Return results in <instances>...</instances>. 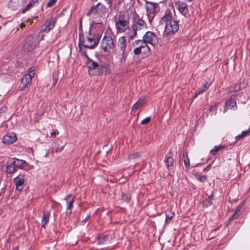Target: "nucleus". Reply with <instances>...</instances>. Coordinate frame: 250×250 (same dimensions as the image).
Wrapping results in <instances>:
<instances>
[{
  "instance_id": "58836bf2",
  "label": "nucleus",
  "mask_w": 250,
  "mask_h": 250,
  "mask_svg": "<svg viewBox=\"0 0 250 250\" xmlns=\"http://www.w3.org/2000/svg\"><path fill=\"white\" fill-rule=\"evenodd\" d=\"M26 26L25 24L24 23V22H22L21 23V24H20V27L21 28H22L23 27H25Z\"/></svg>"
},
{
  "instance_id": "393cba45",
  "label": "nucleus",
  "mask_w": 250,
  "mask_h": 250,
  "mask_svg": "<svg viewBox=\"0 0 250 250\" xmlns=\"http://www.w3.org/2000/svg\"><path fill=\"white\" fill-rule=\"evenodd\" d=\"M165 162L167 167H172L173 166L174 160L172 157L170 156H166Z\"/></svg>"
},
{
  "instance_id": "7ed1b4c3",
  "label": "nucleus",
  "mask_w": 250,
  "mask_h": 250,
  "mask_svg": "<svg viewBox=\"0 0 250 250\" xmlns=\"http://www.w3.org/2000/svg\"><path fill=\"white\" fill-rule=\"evenodd\" d=\"M147 30V25L146 22L141 19H138L134 21L132 25V31L128 33V37L130 39H133L137 34H142Z\"/></svg>"
},
{
  "instance_id": "9b49d317",
  "label": "nucleus",
  "mask_w": 250,
  "mask_h": 250,
  "mask_svg": "<svg viewBox=\"0 0 250 250\" xmlns=\"http://www.w3.org/2000/svg\"><path fill=\"white\" fill-rule=\"evenodd\" d=\"M24 175L20 174L14 179V183L16 186V189L19 191H22L23 188L24 183Z\"/></svg>"
},
{
  "instance_id": "37998d69",
  "label": "nucleus",
  "mask_w": 250,
  "mask_h": 250,
  "mask_svg": "<svg viewBox=\"0 0 250 250\" xmlns=\"http://www.w3.org/2000/svg\"><path fill=\"white\" fill-rule=\"evenodd\" d=\"M216 107L215 106H211L209 108V111H212L213 110L214 108H215Z\"/></svg>"
},
{
  "instance_id": "2f4dec72",
  "label": "nucleus",
  "mask_w": 250,
  "mask_h": 250,
  "mask_svg": "<svg viewBox=\"0 0 250 250\" xmlns=\"http://www.w3.org/2000/svg\"><path fill=\"white\" fill-rule=\"evenodd\" d=\"M207 89L206 87H202L201 89H200L195 94L194 98H196L198 95L201 93H203Z\"/></svg>"
},
{
  "instance_id": "7c9ffc66",
  "label": "nucleus",
  "mask_w": 250,
  "mask_h": 250,
  "mask_svg": "<svg viewBox=\"0 0 250 250\" xmlns=\"http://www.w3.org/2000/svg\"><path fill=\"white\" fill-rule=\"evenodd\" d=\"M57 0H49V1L46 3V6L47 7H50L53 6L56 2Z\"/></svg>"
},
{
  "instance_id": "6e6552de",
  "label": "nucleus",
  "mask_w": 250,
  "mask_h": 250,
  "mask_svg": "<svg viewBox=\"0 0 250 250\" xmlns=\"http://www.w3.org/2000/svg\"><path fill=\"white\" fill-rule=\"evenodd\" d=\"M143 39L147 43L151 44L153 46L156 45L159 42V38L157 36L152 32H146L144 35Z\"/></svg>"
},
{
  "instance_id": "473e14b6",
  "label": "nucleus",
  "mask_w": 250,
  "mask_h": 250,
  "mask_svg": "<svg viewBox=\"0 0 250 250\" xmlns=\"http://www.w3.org/2000/svg\"><path fill=\"white\" fill-rule=\"evenodd\" d=\"M150 117H146L142 121L141 124L142 125L146 124L150 121Z\"/></svg>"
},
{
  "instance_id": "c85d7f7f",
  "label": "nucleus",
  "mask_w": 250,
  "mask_h": 250,
  "mask_svg": "<svg viewBox=\"0 0 250 250\" xmlns=\"http://www.w3.org/2000/svg\"><path fill=\"white\" fill-rule=\"evenodd\" d=\"M140 156L139 153H135L131 154H130L128 156V158L129 160H134L137 158H139Z\"/></svg>"
},
{
  "instance_id": "f03ea898",
  "label": "nucleus",
  "mask_w": 250,
  "mask_h": 250,
  "mask_svg": "<svg viewBox=\"0 0 250 250\" xmlns=\"http://www.w3.org/2000/svg\"><path fill=\"white\" fill-rule=\"evenodd\" d=\"M129 19L127 11L119 13L115 20V28L119 33H123L129 28Z\"/></svg>"
},
{
  "instance_id": "5701e85b",
  "label": "nucleus",
  "mask_w": 250,
  "mask_h": 250,
  "mask_svg": "<svg viewBox=\"0 0 250 250\" xmlns=\"http://www.w3.org/2000/svg\"><path fill=\"white\" fill-rule=\"evenodd\" d=\"M37 0H30L26 6L22 9V12L24 13L28 10L35 4L36 2H37Z\"/></svg>"
},
{
  "instance_id": "9d476101",
  "label": "nucleus",
  "mask_w": 250,
  "mask_h": 250,
  "mask_svg": "<svg viewBox=\"0 0 250 250\" xmlns=\"http://www.w3.org/2000/svg\"><path fill=\"white\" fill-rule=\"evenodd\" d=\"M175 8L185 17H188L189 15L187 5L186 3L177 1L175 3Z\"/></svg>"
},
{
  "instance_id": "f3484780",
  "label": "nucleus",
  "mask_w": 250,
  "mask_h": 250,
  "mask_svg": "<svg viewBox=\"0 0 250 250\" xmlns=\"http://www.w3.org/2000/svg\"><path fill=\"white\" fill-rule=\"evenodd\" d=\"M125 38L124 36L120 37L118 40V45L121 48L123 53L124 52L125 48Z\"/></svg>"
},
{
  "instance_id": "c03bdc74",
  "label": "nucleus",
  "mask_w": 250,
  "mask_h": 250,
  "mask_svg": "<svg viewBox=\"0 0 250 250\" xmlns=\"http://www.w3.org/2000/svg\"><path fill=\"white\" fill-rule=\"evenodd\" d=\"M62 148H61V149H56V152L60 151H61V150H62Z\"/></svg>"
},
{
  "instance_id": "20e7f679",
  "label": "nucleus",
  "mask_w": 250,
  "mask_h": 250,
  "mask_svg": "<svg viewBox=\"0 0 250 250\" xmlns=\"http://www.w3.org/2000/svg\"><path fill=\"white\" fill-rule=\"evenodd\" d=\"M39 44V37L37 35L28 36L23 44V49L26 52L33 50Z\"/></svg>"
},
{
  "instance_id": "39448f33",
  "label": "nucleus",
  "mask_w": 250,
  "mask_h": 250,
  "mask_svg": "<svg viewBox=\"0 0 250 250\" xmlns=\"http://www.w3.org/2000/svg\"><path fill=\"white\" fill-rule=\"evenodd\" d=\"M87 65L88 68V72L90 75H96L103 73L106 69V67L100 64L97 62L89 60L87 62Z\"/></svg>"
},
{
  "instance_id": "cd10ccee",
  "label": "nucleus",
  "mask_w": 250,
  "mask_h": 250,
  "mask_svg": "<svg viewBox=\"0 0 250 250\" xmlns=\"http://www.w3.org/2000/svg\"><path fill=\"white\" fill-rule=\"evenodd\" d=\"M183 157L184 158V161L185 165L187 167H188L190 166V162L187 153L184 154Z\"/></svg>"
},
{
  "instance_id": "1a4fd4ad",
  "label": "nucleus",
  "mask_w": 250,
  "mask_h": 250,
  "mask_svg": "<svg viewBox=\"0 0 250 250\" xmlns=\"http://www.w3.org/2000/svg\"><path fill=\"white\" fill-rule=\"evenodd\" d=\"M34 69L32 68L27 70V74H25L21 79V83L24 87L29 86L31 83L32 78L34 75Z\"/></svg>"
},
{
  "instance_id": "a211bd4d",
  "label": "nucleus",
  "mask_w": 250,
  "mask_h": 250,
  "mask_svg": "<svg viewBox=\"0 0 250 250\" xmlns=\"http://www.w3.org/2000/svg\"><path fill=\"white\" fill-rule=\"evenodd\" d=\"M101 5V3L99 2L96 5H94L92 6L89 11H88V12L87 13V15L89 17L91 16L94 15L98 12V7Z\"/></svg>"
},
{
  "instance_id": "4be33fe9",
  "label": "nucleus",
  "mask_w": 250,
  "mask_h": 250,
  "mask_svg": "<svg viewBox=\"0 0 250 250\" xmlns=\"http://www.w3.org/2000/svg\"><path fill=\"white\" fill-rule=\"evenodd\" d=\"M16 167L14 164V162H12L11 164L8 165L6 166V172L8 173H12L16 171Z\"/></svg>"
},
{
  "instance_id": "b1692460",
  "label": "nucleus",
  "mask_w": 250,
  "mask_h": 250,
  "mask_svg": "<svg viewBox=\"0 0 250 250\" xmlns=\"http://www.w3.org/2000/svg\"><path fill=\"white\" fill-rule=\"evenodd\" d=\"M135 44L137 46V47L135 48L139 49L141 48L142 47H144L145 45H147V42H145L144 39L143 40L136 41L135 42Z\"/></svg>"
},
{
  "instance_id": "423d86ee",
  "label": "nucleus",
  "mask_w": 250,
  "mask_h": 250,
  "mask_svg": "<svg viewBox=\"0 0 250 250\" xmlns=\"http://www.w3.org/2000/svg\"><path fill=\"white\" fill-rule=\"evenodd\" d=\"M100 39L97 36L89 32L88 34L84 38L83 42V45L86 48L92 49L97 45Z\"/></svg>"
},
{
  "instance_id": "79ce46f5",
  "label": "nucleus",
  "mask_w": 250,
  "mask_h": 250,
  "mask_svg": "<svg viewBox=\"0 0 250 250\" xmlns=\"http://www.w3.org/2000/svg\"><path fill=\"white\" fill-rule=\"evenodd\" d=\"M3 112L4 111H3V109H0V118L1 117Z\"/></svg>"
},
{
  "instance_id": "c756f323",
  "label": "nucleus",
  "mask_w": 250,
  "mask_h": 250,
  "mask_svg": "<svg viewBox=\"0 0 250 250\" xmlns=\"http://www.w3.org/2000/svg\"><path fill=\"white\" fill-rule=\"evenodd\" d=\"M17 0H11L10 2L9 3V6L11 7L13 9L16 10L17 9V5L14 6V4H16L17 3Z\"/></svg>"
},
{
  "instance_id": "412c9836",
  "label": "nucleus",
  "mask_w": 250,
  "mask_h": 250,
  "mask_svg": "<svg viewBox=\"0 0 250 250\" xmlns=\"http://www.w3.org/2000/svg\"><path fill=\"white\" fill-rule=\"evenodd\" d=\"M49 218V213L48 212H44L43 217L42 219V227L45 228V225L48 222Z\"/></svg>"
},
{
  "instance_id": "72a5a7b5",
  "label": "nucleus",
  "mask_w": 250,
  "mask_h": 250,
  "mask_svg": "<svg viewBox=\"0 0 250 250\" xmlns=\"http://www.w3.org/2000/svg\"><path fill=\"white\" fill-rule=\"evenodd\" d=\"M198 179L200 182H204L206 180V177L204 175L199 176Z\"/></svg>"
},
{
  "instance_id": "f257e3e1",
  "label": "nucleus",
  "mask_w": 250,
  "mask_h": 250,
  "mask_svg": "<svg viewBox=\"0 0 250 250\" xmlns=\"http://www.w3.org/2000/svg\"><path fill=\"white\" fill-rule=\"evenodd\" d=\"M160 22L165 25V34L166 35H173L179 29L178 21L172 18V13L170 12L166 13L161 20Z\"/></svg>"
},
{
  "instance_id": "dca6fc26",
  "label": "nucleus",
  "mask_w": 250,
  "mask_h": 250,
  "mask_svg": "<svg viewBox=\"0 0 250 250\" xmlns=\"http://www.w3.org/2000/svg\"><path fill=\"white\" fill-rule=\"evenodd\" d=\"M236 104L234 100L230 99L228 100L226 103L225 108L224 112H225L228 109H232L236 106Z\"/></svg>"
},
{
  "instance_id": "aec40b11",
  "label": "nucleus",
  "mask_w": 250,
  "mask_h": 250,
  "mask_svg": "<svg viewBox=\"0 0 250 250\" xmlns=\"http://www.w3.org/2000/svg\"><path fill=\"white\" fill-rule=\"evenodd\" d=\"M13 162L16 167H18L20 168H23L26 165V162L21 160L16 159L13 161Z\"/></svg>"
},
{
  "instance_id": "bb28decb",
  "label": "nucleus",
  "mask_w": 250,
  "mask_h": 250,
  "mask_svg": "<svg viewBox=\"0 0 250 250\" xmlns=\"http://www.w3.org/2000/svg\"><path fill=\"white\" fill-rule=\"evenodd\" d=\"M225 147V146L224 145H219V146H215L214 147V148L210 150V153L211 154H214V152L216 153V152H218L219 150H221L222 149L224 148Z\"/></svg>"
},
{
  "instance_id": "c9c22d12",
  "label": "nucleus",
  "mask_w": 250,
  "mask_h": 250,
  "mask_svg": "<svg viewBox=\"0 0 250 250\" xmlns=\"http://www.w3.org/2000/svg\"><path fill=\"white\" fill-rule=\"evenodd\" d=\"M105 0L107 1V3L109 4V7H110L111 6L112 2L113 0Z\"/></svg>"
},
{
  "instance_id": "ea45409f",
  "label": "nucleus",
  "mask_w": 250,
  "mask_h": 250,
  "mask_svg": "<svg viewBox=\"0 0 250 250\" xmlns=\"http://www.w3.org/2000/svg\"><path fill=\"white\" fill-rule=\"evenodd\" d=\"M50 135H51V137H55L56 136V132H52L51 133Z\"/></svg>"
},
{
  "instance_id": "4468645a",
  "label": "nucleus",
  "mask_w": 250,
  "mask_h": 250,
  "mask_svg": "<svg viewBox=\"0 0 250 250\" xmlns=\"http://www.w3.org/2000/svg\"><path fill=\"white\" fill-rule=\"evenodd\" d=\"M17 137L15 134L10 133L5 135L2 140V142L6 145H10L16 141Z\"/></svg>"
},
{
  "instance_id": "2eb2a0df",
  "label": "nucleus",
  "mask_w": 250,
  "mask_h": 250,
  "mask_svg": "<svg viewBox=\"0 0 250 250\" xmlns=\"http://www.w3.org/2000/svg\"><path fill=\"white\" fill-rule=\"evenodd\" d=\"M64 200L67 201V207H66V213L70 214L71 213V209L72 208L73 204L74 201L73 197H71V195H67L65 198Z\"/></svg>"
},
{
  "instance_id": "a878e982",
  "label": "nucleus",
  "mask_w": 250,
  "mask_h": 250,
  "mask_svg": "<svg viewBox=\"0 0 250 250\" xmlns=\"http://www.w3.org/2000/svg\"><path fill=\"white\" fill-rule=\"evenodd\" d=\"M212 196L213 192H211V195L209 196L207 200H206L204 202V205L205 207H208L212 204Z\"/></svg>"
},
{
  "instance_id": "a19ab883",
  "label": "nucleus",
  "mask_w": 250,
  "mask_h": 250,
  "mask_svg": "<svg viewBox=\"0 0 250 250\" xmlns=\"http://www.w3.org/2000/svg\"><path fill=\"white\" fill-rule=\"evenodd\" d=\"M209 83H206L204 85V86L203 87H207V89L208 88V87H209Z\"/></svg>"
},
{
  "instance_id": "ddd939ff",
  "label": "nucleus",
  "mask_w": 250,
  "mask_h": 250,
  "mask_svg": "<svg viewBox=\"0 0 250 250\" xmlns=\"http://www.w3.org/2000/svg\"><path fill=\"white\" fill-rule=\"evenodd\" d=\"M134 53L136 55L141 54L143 57H146L150 54V49L148 46L147 45L140 49L135 48L134 49Z\"/></svg>"
},
{
  "instance_id": "f704fd0d",
  "label": "nucleus",
  "mask_w": 250,
  "mask_h": 250,
  "mask_svg": "<svg viewBox=\"0 0 250 250\" xmlns=\"http://www.w3.org/2000/svg\"><path fill=\"white\" fill-rule=\"evenodd\" d=\"M129 196L126 194H123L122 199L125 201H127L129 200Z\"/></svg>"
},
{
  "instance_id": "4c0bfd02",
  "label": "nucleus",
  "mask_w": 250,
  "mask_h": 250,
  "mask_svg": "<svg viewBox=\"0 0 250 250\" xmlns=\"http://www.w3.org/2000/svg\"><path fill=\"white\" fill-rule=\"evenodd\" d=\"M172 218V216H169L168 215H167L166 216V220H170Z\"/></svg>"
},
{
  "instance_id": "f8f14e48",
  "label": "nucleus",
  "mask_w": 250,
  "mask_h": 250,
  "mask_svg": "<svg viewBox=\"0 0 250 250\" xmlns=\"http://www.w3.org/2000/svg\"><path fill=\"white\" fill-rule=\"evenodd\" d=\"M55 21L53 19L47 20L44 22V24L42 26L41 31L47 32L54 27Z\"/></svg>"
},
{
  "instance_id": "6ab92c4d",
  "label": "nucleus",
  "mask_w": 250,
  "mask_h": 250,
  "mask_svg": "<svg viewBox=\"0 0 250 250\" xmlns=\"http://www.w3.org/2000/svg\"><path fill=\"white\" fill-rule=\"evenodd\" d=\"M144 103V100L139 99L133 105L132 107V111H135L138 109L141 108Z\"/></svg>"
},
{
  "instance_id": "e433bc0d",
  "label": "nucleus",
  "mask_w": 250,
  "mask_h": 250,
  "mask_svg": "<svg viewBox=\"0 0 250 250\" xmlns=\"http://www.w3.org/2000/svg\"><path fill=\"white\" fill-rule=\"evenodd\" d=\"M210 167H211V165H208V166H207L205 168H204V170H208L210 168Z\"/></svg>"
},
{
  "instance_id": "0eeeda50",
  "label": "nucleus",
  "mask_w": 250,
  "mask_h": 250,
  "mask_svg": "<svg viewBox=\"0 0 250 250\" xmlns=\"http://www.w3.org/2000/svg\"><path fill=\"white\" fill-rule=\"evenodd\" d=\"M114 47L112 39L109 37H104L101 43V47L105 52H110Z\"/></svg>"
}]
</instances>
